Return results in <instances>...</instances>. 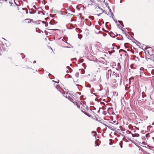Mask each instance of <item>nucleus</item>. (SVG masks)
<instances>
[{
    "label": "nucleus",
    "mask_w": 154,
    "mask_h": 154,
    "mask_svg": "<svg viewBox=\"0 0 154 154\" xmlns=\"http://www.w3.org/2000/svg\"><path fill=\"white\" fill-rule=\"evenodd\" d=\"M112 70L111 69H109L106 72V76L107 79L109 78L110 77H111L112 75Z\"/></svg>",
    "instance_id": "1"
},
{
    "label": "nucleus",
    "mask_w": 154,
    "mask_h": 154,
    "mask_svg": "<svg viewBox=\"0 0 154 154\" xmlns=\"http://www.w3.org/2000/svg\"><path fill=\"white\" fill-rule=\"evenodd\" d=\"M140 77L142 75H145V74L144 73V72L143 71L144 68L143 67L140 68Z\"/></svg>",
    "instance_id": "2"
},
{
    "label": "nucleus",
    "mask_w": 154,
    "mask_h": 154,
    "mask_svg": "<svg viewBox=\"0 0 154 154\" xmlns=\"http://www.w3.org/2000/svg\"><path fill=\"white\" fill-rule=\"evenodd\" d=\"M116 34H114V33H113V32H110V36L112 37V38H115V36L116 35V36H117L118 35L117 34V33H116Z\"/></svg>",
    "instance_id": "3"
},
{
    "label": "nucleus",
    "mask_w": 154,
    "mask_h": 154,
    "mask_svg": "<svg viewBox=\"0 0 154 154\" xmlns=\"http://www.w3.org/2000/svg\"><path fill=\"white\" fill-rule=\"evenodd\" d=\"M57 23V22L54 19H52L49 22V24L50 25H55Z\"/></svg>",
    "instance_id": "4"
},
{
    "label": "nucleus",
    "mask_w": 154,
    "mask_h": 154,
    "mask_svg": "<svg viewBox=\"0 0 154 154\" xmlns=\"http://www.w3.org/2000/svg\"><path fill=\"white\" fill-rule=\"evenodd\" d=\"M31 10L32 11H29V13L30 14H35L36 11V10H35L33 8H32Z\"/></svg>",
    "instance_id": "5"
},
{
    "label": "nucleus",
    "mask_w": 154,
    "mask_h": 154,
    "mask_svg": "<svg viewBox=\"0 0 154 154\" xmlns=\"http://www.w3.org/2000/svg\"><path fill=\"white\" fill-rule=\"evenodd\" d=\"M151 54L146 55V59L147 60L149 59H150Z\"/></svg>",
    "instance_id": "6"
},
{
    "label": "nucleus",
    "mask_w": 154,
    "mask_h": 154,
    "mask_svg": "<svg viewBox=\"0 0 154 154\" xmlns=\"http://www.w3.org/2000/svg\"><path fill=\"white\" fill-rule=\"evenodd\" d=\"M32 19H26L25 20V21H26V22L27 23H30L32 21Z\"/></svg>",
    "instance_id": "7"
},
{
    "label": "nucleus",
    "mask_w": 154,
    "mask_h": 154,
    "mask_svg": "<svg viewBox=\"0 0 154 154\" xmlns=\"http://www.w3.org/2000/svg\"><path fill=\"white\" fill-rule=\"evenodd\" d=\"M131 135L133 137H138L140 136L139 134L137 133L135 134H131Z\"/></svg>",
    "instance_id": "8"
},
{
    "label": "nucleus",
    "mask_w": 154,
    "mask_h": 154,
    "mask_svg": "<svg viewBox=\"0 0 154 154\" xmlns=\"http://www.w3.org/2000/svg\"><path fill=\"white\" fill-rule=\"evenodd\" d=\"M131 40H132V42H133L134 43H136V42L137 41L133 37L131 36Z\"/></svg>",
    "instance_id": "9"
},
{
    "label": "nucleus",
    "mask_w": 154,
    "mask_h": 154,
    "mask_svg": "<svg viewBox=\"0 0 154 154\" xmlns=\"http://www.w3.org/2000/svg\"><path fill=\"white\" fill-rule=\"evenodd\" d=\"M117 66H118V68L117 69H116L117 70H120V69H121V65H120V64L118 63L117 64Z\"/></svg>",
    "instance_id": "10"
},
{
    "label": "nucleus",
    "mask_w": 154,
    "mask_h": 154,
    "mask_svg": "<svg viewBox=\"0 0 154 154\" xmlns=\"http://www.w3.org/2000/svg\"><path fill=\"white\" fill-rule=\"evenodd\" d=\"M68 99L70 100V101L72 102H73V99L70 96H69L68 97Z\"/></svg>",
    "instance_id": "11"
},
{
    "label": "nucleus",
    "mask_w": 154,
    "mask_h": 154,
    "mask_svg": "<svg viewBox=\"0 0 154 154\" xmlns=\"http://www.w3.org/2000/svg\"><path fill=\"white\" fill-rule=\"evenodd\" d=\"M147 97L146 96H145V97H143V98L142 99V100L143 101H148V100L147 99Z\"/></svg>",
    "instance_id": "12"
},
{
    "label": "nucleus",
    "mask_w": 154,
    "mask_h": 154,
    "mask_svg": "<svg viewBox=\"0 0 154 154\" xmlns=\"http://www.w3.org/2000/svg\"><path fill=\"white\" fill-rule=\"evenodd\" d=\"M145 96H146V94L144 92H142V93L141 95V97L142 98H143V97H145Z\"/></svg>",
    "instance_id": "13"
},
{
    "label": "nucleus",
    "mask_w": 154,
    "mask_h": 154,
    "mask_svg": "<svg viewBox=\"0 0 154 154\" xmlns=\"http://www.w3.org/2000/svg\"><path fill=\"white\" fill-rule=\"evenodd\" d=\"M96 76L95 75H94L92 79H91V80L92 81L94 82V81H96Z\"/></svg>",
    "instance_id": "14"
},
{
    "label": "nucleus",
    "mask_w": 154,
    "mask_h": 154,
    "mask_svg": "<svg viewBox=\"0 0 154 154\" xmlns=\"http://www.w3.org/2000/svg\"><path fill=\"white\" fill-rule=\"evenodd\" d=\"M118 22L123 27L124 26V25L122 21L121 20H118Z\"/></svg>",
    "instance_id": "15"
},
{
    "label": "nucleus",
    "mask_w": 154,
    "mask_h": 154,
    "mask_svg": "<svg viewBox=\"0 0 154 154\" xmlns=\"http://www.w3.org/2000/svg\"><path fill=\"white\" fill-rule=\"evenodd\" d=\"M150 59L151 60H154V54H151Z\"/></svg>",
    "instance_id": "16"
},
{
    "label": "nucleus",
    "mask_w": 154,
    "mask_h": 154,
    "mask_svg": "<svg viewBox=\"0 0 154 154\" xmlns=\"http://www.w3.org/2000/svg\"><path fill=\"white\" fill-rule=\"evenodd\" d=\"M125 34L126 35V37L129 39L131 40V37H130V36L126 34V33H125Z\"/></svg>",
    "instance_id": "17"
},
{
    "label": "nucleus",
    "mask_w": 154,
    "mask_h": 154,
    "mask_svg": "<svg viewBox=\"0 0 154 154\" xmlns=\"http://www.w3.org/2000/svg\"><path fill=\"white\" fill-rule=\"evenodd\" d=\"M133 143H134L137 146V145L136 144H137V143H136L135 142V141H137V140H136L135 141H134V140H130Z\"/></svg>",
    "instance_id": "18"
},
{
    "label": "nucleus",
    "mask_w": 154,
    "mask_h": 154,
    "mask_svg": "<svg viewBox=\"0 0 154 154\" xmlns=\"http://www.w3.org/2000/svg\"><path fill=\"white\" fill-rule=\"evenodd\" d=\"M67 68L69 70L70 72H72V69L69 66H67Z\"/></svg>",
    "instance_id": "19"
},
{
    "label": "nucleus",
    "mask_w": 154,
    "mask_h": 154,
    "mask_svg": "<svg viewBox=\"0 0 154 154\" xmlns=\"http://www.w3.org/2000/svg\"><path fill=\"white\" fill-rule=\"evenodd\" d=\"M108 128L109 129H110V130H112L113 131H115V130L113 128H112V127H110V126H109L108 127Z\"/></svg>",
    "instance_id": "20"
},
{
    "label": "nucleus",
    "mask_w": 154,
    "mask_h": 154,
    "mask_svg": "<svg viewBox=\"0 0 154 154\" xmlns=\"http://www.w3.org/2000/svg\"><path fill=\"white\" fill-rule=\"evenodd\" d=\"M146 55L150 54L149 51H145Z\"/></svg>",
    "instance_id": "21"
},
{
    "label": "nucleus",
    "mask_w": 154,
    "mask_h": 154,
    "mask_svg": "<svg viewBox=\"0 0 154 154\" xmlns=\"http://www.w3.org/2000/svg\"><path fill=\"white\" fill-rule=\"evenodd\" d=\"M79 76V73L78 72H76L75 74V76L77 78H78Z\"/></svg>",
    "instance_id": "22"
},
{
    "label": "nucleus",
    "mask_w": 154,
    "mask_h": 154,
    "mask_svg": "<svg viewBox=\"0 0 154 154\" xmlns=\"http://www.w3.org/2000/svg\"><path fill=\"white\" fill-rule=\"evenodd\" d=\"M136 43H137V45L138 46L141 45V43H140V42H138V41H137Z\"/></svg>",
    "instance_id": "23"
},
{
    "label": "nucleus",
    "mask_w": 154,
    "mask_h": 154,
    "mask_svg": "<svg viewBox=\"0 0 154 154\" xmlns=\"http://www.w3.org/2000/svg\"><path fill=\"white\" fill-rule=\"evenodd\" d=\"M3 51L2 48L0 47V55H1L3 53Z\"/></svg>",
    "instance_id": "24"
},
{
    "label": "nucleus",
    "mask_w": 154,
    "mask_h": 154,
    "mask_svg": "<svg viewBox=\"0 0 154 154\" xmlns=\"http://www.w3.org/2000/svg\"><path fill=\"white\" fill-rule=\"evenodd\" d=\"M45 10H48L49 9V7L48 6V5H47V6H45Z\"/></svg>",
    "instance_id": "25"
},
{
    "label": "nucleus",
    "mask_w": 154,
    "mask_h": 154,
    "mask_svg": "<svg viewBox=\"0 0 154 154\" xmlns=\"http://www.w3.org/2000/svg\"><path fill=\"white\" fill-rule=\"evenodd\" d=\"M114 15L113 14V13L112 12L111 13V16H110V17H112V18H114Z\"/></svg>",
    "instance_id": "26"
},
{
    "label": "nucleus",
    "mask_w": 154,
    "mask_h": 154,
    "mask_svg": "<svg viewBox=\"0 0 154 154\" xmlns=\"http://www.w3.org/2000/svg\"><path fill=\"white\" fill-rule=\"evenodd\" d=\"M82 106L84 107L83 108V109H85V107H86V106H87L85 103H84L82 105Z\"/></svg>",
    "instance_id": "27"
},
{
    "label": "nucleus",
    "mask_w": 154,
    "mask_h": 154,
    "mask_svg": "<svg viewBox=\"0 0 154 154\" xmlns=\"http://www.w3.org/2000/svg\"><path fill=\"white\" fill-rule=\"evenodd\" d=\"M132 79L133 80L134 79V77H131L129 79V83H130V80Z\"/></svg>",
    "instance_id": "28"
},
{
    "label": "nucleus",
    "mask_w": 154,
    "mask_h": 154,
    "mask_svg": "<svg viewBox=\"0 0 154 154\" xmlns=\"http://www.w3.org/2000/svg\"><path fill=\"white\" fill-rule=\"evenodd\" d=\"M114 123H115L116 125H118L119 123L117 121H114L113 122Z\"/></svg>",
    "instance_id": "29"
},
{
    "label": "nucleus",
    "mask_w": 154,
    "mask_h": 154,
    "mask_svg": "<svg viewBox=\"0 0 154 154\" xmlns=\"http://www.w3.org/2000/svg\"><path fill=\"white\" fill-rule=\"evenodd\" d=\"M96 121H98V122H100V123H102L101 122H100V119L99 118V119H96Z\"/></svg>",
    "instance_id": "30"
},
{
    "label": "nucleus",
    "mask_w": 154,
    "mask_h": 154,
    "mask_svg": "<svg viewBox=\"0 0 154 154\" xmlns=\"http://www.w3.org/2000/svg\"><path fill=\"white\" fill-rule=\"evenodd\" d=\"M103 114L104 115H106V111H103Z\"/></svg>",
    "instance_id": "31"
},
{
    "label": "nucleus",
    "mask_w": 154,
    "mask_h": 154,
    "mask_svg": "<svg viewBox=\"0 0 154 154\" xmlns=\"http://www.w3.org/2000/svg\"><path fill=\"white\" fill-rule=\"evenodd\" d=\"M121 30L123 32H125H125H126V31L125 30V29L124 28H121Z\"/></svg>",
    "instance_id": "32"
},
{
    "label": "nucleus",
    "mask_w": 154,
    "mask_h": 154,
    "mask_svg": "<svg viewBox=\"0 0 154 154\" xmlns=\"http://www.w3.org/2000/svg\"><path fill=\"white\" fill-rule=\"evenodd\" d=\"M119 144L120 146V147L121 148H122V142H120L119 143Z\"/></svg>",
    "instance_id": "33"
},
{
    "label": "nucleus",
    "mask_w": 154,
    "mask_h": 154,
    "mask_svg": "<svg viewBox=\"0 0 154 154\" xmlns=\"http://www.w3.org/2000/svg\"><path fill=\"white\" fill-rule=\"evenodd\" d=\"M85 115H86L87 116H88L89 117H91V118H93V117L91 116L90 115L88 114V113L87 114H85Z\"/></svg>",
    "instance_id": "34"
},
{
    "label": "nucleus",
    "mask_w": 154,
    "mask_h": 154,
    "mask_svg": "<svg viewBox=\"0 0 154 154\" xmlns=\"http://www.w3.org/2000/svg\"><path fill=\"white\" fill-rule=\"evenodd\" d=\"M117 26H118V27L119 28V29H121V28H122L121 26H120V25L119 24H118V23H117Z\"/></svg>",
    "instance_id": "35"
},
{
    "label": "nucleus",
    "mask_w": 154,
    "mask_h": 154,
    "mask_svg": "<svg viewBox=\"0 0 154 154\" xmlns=\"http://www.w3.org/2000/svg\"><path fill=\"white\" fill-rule=\"evenodd\" d=\"M117 75V74H116V73H115V72H112V76H113L114 75H116V76H117L116 75Z\"/></svg>",
    "instance_id": "36"
},
{
    "label": "nucleus",
    "mask_w": 154,
    "mask_h": 154,
    "mask_svg": "<svg viewBox=\"0 0 154 154\" xmlns=\"http://www.w3.org/2000/svg\"><path fill=\"white\" fill-rule=\"evenodd\" d=\"M74 105H77V104H78V103H77L76 102H75V101H73V102H72Z\"/></svg>",
    "instance_id": "37"
},
{
    "label": "nucleus",
    "mask_w": 154,
    "mask_h": 154,
    "mask_svg": "<svg viewBox=\"0 0 154 154\" xmlns=\"http://www.w3.org/2000/svg\"><path fill=\"white\" fill-rule=\"evenodd\" d=\"M112 19H113V20L115 21V22L116 23H117V21L115 19H114V18H112Z\"/></svg>",
    "instance_id": "38"
},
{
    "label": "nucleus",
    "mask_w": 154,
    "mask_h": 154,
    "mask_svg": "<svg viewBox=\"0 0 154 154\" xmlns=\"http://www.w3.org/2000/svg\"><path fill=\"white\" fill-rule=\"evenodd\" d=\"M116 39L118 40H123V37H122V38H121V39H119V38L118 37H117L116 38Z\"/></svg>",
    "instance_id": "39"
},
{
    "label": "nucleus",
    "mask_w": 154,
    "mask_h": 154,
    "mask_svg": "<svg viewBox=\"0 0 154 154\" xmlns=\"http://www.w3.org/2000/svg\"><path fill=\"white\" fill-rule=\"evenodd\" d=\"M113 44L112 45V47L110 48L111 49V50H114L115 49V47H113Z\"/></svg>",
    "instance_id": "40"
},
{
    "label": "nucleus",
    "mask_w": 154,
    "mask_h": 154,
    "mask_svg": "<svg viewBox=\"0 0 154 154\" xmlns=\"http://www.w3.org/2000/svg\"><path fill=\"white\" fill-rule=\"evenodd\" d=\"M91 17L92 20H93L94 19V17L93 16H89V18Z\"/></svg>",
    "instance_id": "41"
},
{
    "label": "nucleus",
    "mask_w": 154,
    "mask_h": 154,
    "mask_svg": "<svg viewBox=\"0 0 154 154\" xmlns=\"http://www.w3.org/2000/svg\"><path fill=\"white\" fill-rule=\"evenodd\" d=\"M81 111L83 113H84L85 114H85H87V113L86 112H85V111H83V110H81Z\"/></svg>",
    "instance_id": "42"
},
{
    "label": "nucleus",
    "mask_w": 154,
    "mask_h": 154,
    "mask_svg": "<svg viewBox=\"0 0 154 154\" xmlns=\"http://www.w3.org/2000/svg\"><path fill=\"white\" fill-rule=\"evenodd\" d=\"M85 109H86L87 110H88L89 109V108L87 106H86V107H85Z\"/></svg>",
    "instance_id": "43"
},
{
    "label": "nucleus",
    "mask_w": 154,
    "mask_h": 154,
    "mask_svg": "<svg viewBox=\"0 0 154 154\" xmlns=\"http://www.w3.org/2000/svg\"><path fill=\"white\" fill-rule=\"evenodd\" d=\"M52 81L53 82H54L56 83H57V84L58 83H59V80H58L57 82H56V81H54V80H53Z\"/></svg>",
    "instance_id": "44"
},
{
    "label": "nucleus",
    "mask_w": 154,
    "mask_h": 154,
    "mask_svg": "<svg viewBox=\"0 0 154 154\" xmlns=\"http://www.w3.org/2000/svg\"><path fill=\"white\" fill-rule=\"evenodd\" d=\"M48 26V23L47 22H46L45 23V26L46 27H47Z\"/></svg>",
    "instance_id": "45"
},
{
    "label": "nucleus",
    "mask_w": 154,
    "mask_h": 154,
    "mask_svg": "<svg viewBox=\"0 0 154 154\" xmlns=\"http://www.w3.org/2000/svg\"><path fill=\"white\" fill-rule=\"evenodd\" d=\"M142 139L143 140H145L146 139V137L145 136H143L142 137Z\"/></svg>",
    "instance_id": "46"
},
{
    "label": "nucleus",
    "mask_w": 154,
    "mask_h": 154,
    "mask_svg": "<svg viewBox=\"0 0 154 154\" xmlns=\"http://www.w3.org/2000/svg\"><path fill=\"white\" fill-rule=\"evenodd\" d=\"M49 15L51 17H54V15H52L51 14H49Z\"/></svg>",
    "instance_id": "47"
},
{
    "label": "nucleus",
    "mask_w": 154,
    "mask_h": 154,
    "mask_svg": "<svg viewBox=\"0 0 154 154\" xmlns=\"http://www.w3.org/2000/svg\"><path fill=\"white\" fill-rule=\"evenodd\" d=\"M115 47H116V48L117 49V50L119 49L120 48V47H118L117 46H115Z\"/></svg>",
    "instance_id": "48"
},
{
    "label": "nucleus",
    "mask_w": 154,
    "mask_h": 154,
    "mask_svg": "<svg viewBox=\"0 0 154 154\" xmlns=\"http://www.w3.org/2000/svg\"><path fill=\"white\" fill-rule=\"evenodd\" d=\"M94 132L96 134H94L93 136L95 137V138H96V136L97 135V133L95 131H94Z\"/></svg>",
    "instance_id": "49"
},
{
    "label": "nucleus",
    "mask_w": 154,
    "mask_h": 154,
    "mask_svg": "<svg viewBox=\"0 0 154 154\" xmlns=\"http://www.w3.org/2000/svg\"><path fill=\"white\" fill-rule=\"evenodd\" d=\"M101 107H100L99 109V110L97 111V113H100V109H101Z\"/></svg>",
    "instance_id": "50"
},
{
    "label": "nucleus",
    "mask_w": 154,
    "mask_h": 154,
    "mask_svg": "<svg viewBox=\"0 0 154 154\" xmlns=\"http://www.w3.org/2000/svg\"><path fill=\"white\" fill-rule=\"evenodd\" d=\"M127 131L128 132V134H132L131 132V131H130L129 130H128Z\"/></svg>",
    "instance_id": "51"
},
{
    "label": "nucleus",
    "mask_w": 154,
    "mask_h": 154,
    "mask_svg": "<svg viewBox=\"0 0 154 154\" xmlns=\"http://www.w3.org/2000/svg\"><path fill=\"white\" fill-rule=\"evenodd\" d=\"M42 22L43 24H45L46 23V22H45V21H42Z\"/></svg>",
    "instance_id": "52"
},
{
    "label": "nucleus",
    "mask_w": 154,
    "mask_h": 154,
    "mask_svg": "<svg viewBox=\"0 0 154 154\" xmlns=\"http://www.w3.org/2000/svg\"><path fill=\"white\" fill-rule=\"evenodd\" d=\"M102 124H103V125H104L105 126L107 127L108 128V127L109 126L106 125L105 124H103V123Z\"/></svg>",
    "instance_id": "53"
},
{
    "label": "nucleus",
    "mask_w": 154,
    "mask_h": 154,
    "mask_svg": "<svg viewBox=\"0 0 154 154\" xmlns=\"http://www.w3.org/2000/svg\"><path fill=\"white\" fill-rule=\"evenodd\" d=\"M14 2H15V4L16 5H17V6H20V3L19 5H18L16 3V2H15V1H14Z\"/></svg>",
    "instance_id": "54"
},
{
    "label": "nucleus",
    "mask_w": 154,
    "mask_h": 154,
    "mask_svg": "<svg viewBox=\"0 0 154 154\" xmlns=\"http://www.w3.org/2000/svg\"><path fill=\"white\" fill-rule=\"evenodd\" d=\"M49 17H47L45 18V20H47L49 19Z\"/></svg>",
    "instance_id": "55"
},
{
    "label": "nucleus",
    "mask_w": 154,
    "mask_h": 154,
    "mask_svg": "<svg viewBox=\"0 0 154 154\" xmlns=\"http://www.w3.org/2000/svg\"><path fill=\"white\" fill-rule=\"evenodd\" d=\"M42 12V11H39L38 12V14H40Z\"/></svg>",
    "instance_id": "56"
},
{
    "label": "nucleus",
    "mask_w": 154,
    "mask_h": 154,
    "mask_svg": "<svg viewBox=\"0 0 154 154\" xmlns=\"http://www.w3.org/2000/svg\"><path fill=\"white\" fill-rule=\"evenodd\" d=\"M101 14H102V13H100L99 14H97V15L98 16H99L101 15Z\"/></svg>",
    "instance_id": "57"
},
{
    "label": "nucleus",
    "mask_w": 154,
    "mask_h": 154,
    "mask_svg": "<svg viewBox=\"0 0 154 154\" xmlns=\"http://www.w3.org/2000/svg\"><path fill=\"white\" fill-rule=\"evenodd\" d=\"M103 34L104 36H105L106 35V34L105 33H103Z\"/></svg>",
    "instance_id": "58"
},
{
    "label": "nucleus",
    "mask_w": 154,
    "mask_h": 154,
    "mask_svg": "<svg viewBox=\"0 0 154 154\" xmlns=\"http://www.w3.org/2000/svg\"><path fill=\"white\" fill-rule=\"evenodd\" d=\"M109 12H110V13H112V11L111 10V9H110V8H109Z\"/></svg>",
    "instance_id": "59"
},
{
    "label": "nucleus",
    "mask_w": 154,
    "mask_h": 154,
    "mask_svg": "<svg viewBox=\"0 0 154 154\" xmlns=\"http://www.w3.org/2000/svg\"><path fill=\"white\" fill-rule=\"evenodd\" d=\"M77 93L79 94V95H81V93L80 92H77Z\"/></svg>",
    "instance_id": "60"
},
{
    "label": "nucleus",
    "mask_w": 154,
    "mask_h": 154,
    "mask_svg": "<svg viewBox=\"0 0 154 154\" xmlns=\"http://www.w3.org/2000/svg\"><path fill=\"white\" fill-rule=\"evenodd\" d=\"M26 9H27L26 8H22V10H26Z\"/></svg>",
    "instance_id": "61"
},
{
    "label": "nucleus",
    "mask_w": 154,
    "mask_h": 154,
    "mask_svg": "<svg viewBox=\"0 0 154 154\" xmlns=\"http://www.w3.org/2000/svg\"><path fill=\"white\" fill-rule=\"evenodd\" d=\"M77 106V107L78 108H80V106L79 105H78V104L76 105Z\"/></svg>",
    "instance_id": "62"
},
{
    "label": "nucleus",
    "mask_w": 154,
    "mask_h": 154,
    "mask_svg": "<svg viewBox=\"0 0 154 154\" xmlns=\"http://www.w3.org/2000/svg\"><path fill=\"white\" fill-rule=\"evenodd\" d=\"M102 29L103 31H105V32H107V31H106V30H105V29L103 28H102Z\"/></svg>",
    "instance_id": "63"
},
{
    "label": "nucleus",
    "mask_w": 154,
    "mask_h": 154,
    "mask_svg": "<svg viewBox=\"0 0 154 154\" xmlns=\"http://www.w3.org/2000/svg\"><path fill=\"white\" fill-rule=\"evenodd\" d=\"M33 7L35 9H37L36 6L35 5L33 6Z\"/></svg>",
    "instance_id": "64"
}]
</instances>
